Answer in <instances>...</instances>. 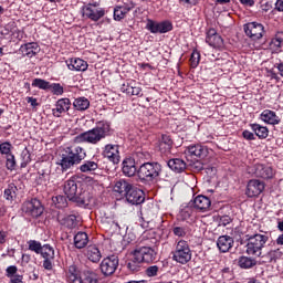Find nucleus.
I'll use <instances>...</instances> for the list:
<instances>
[{
	"instance_id": "obj_1",
	"label": "nucleus",
	"mask_w": 283,
	"mask_h": 283,
	"mask_svg": "<svg viewBox=\"0 0 283 283\" xmlns=\"http://www.w3.org/2000/svg\"><path fill=\"white\" fill-rule=\"evenodd\" d=\"M157 255L158 253H156V250H154V248H137L130 253V259L128 260L127 268L129 269V271H139L140 264H143V262L149 264L156 261Z\"/></svg>"
},
{
	"instance_id": "obj_2",
	"label": "nucleus",
	"mask_w": 283,
	"mask_h": 283,
	"mask_svg": "<svg viewBox=\"0 0 283 283\" xmlns=\"http://www.w3.org/2000/svg\"><path fill=\"white\" fill-rule=\"evenodd\" d=\"M111 126L107 122H98L96 127L81 133L75 137L76 143H90V145H98L103 138L109 136Z\"/></svg>"
},
{
	"instance_id": "obj_3",
	"label": "nucleus",
	"mask_w": 283,
	"mask_h": 283,
	"mask_svg": "<svg viewBox=\"0 0 283 283\" xmlns=\"http://www.w3.org/2000/svg\"><path fill=\"white\" fill-rule=\"evenodd\" d=\"M86 156L87 154L82 147H67L61 155L60 167L62 171H67V169H72L74 165H80L81 160H85Z\"/></svg>"
},
{
	"instance_id": "obj_4",
	"label": "nucleus",
	"mask_w": 283,
	"mask_h": 283,
	"mask_svg": "<svg viewBox=\"0 0 283 283\" xmlns=\"http://www.w3.org/2000/svg\"><path fill=\"white\" fill-rule=\"evenodd\" d=\"M66 281L69 283H98V276L92 270L78 272L76 265H70L66 271Z\"/></svg>"
},
{
	"instance_id": "obj_5",
	"label": "nucleus",
	"mask_w": 283,
	"mask_h": 283,
	"mask_svg": "<svg viewBox=\"0 0 283 283\" xmlns=\"http://www.w3.org/2000/svg\"><path fill=\"white\" fill-rule=\"evenodd\" d=\"M161 171L163 166L159 163H144L137 169V176L140 182H154V180H158Z\"/></svg>"
},
{
	"instance_id": "obj_6",
	"label": "nucleus",
	"mask_w": 283,
	"mask_h": 283,
	"mask_svg": "<svg viewBox=\"0 0 283 283\" xmlns=\"http://www.w3.org/2000/svg\"><path fill=\"white\" fill-rule=\"evenodd\" d=\"M266 242H269V235L266 234L255 233L250 235L245 245V253H248V255L260 258V255H262V249Z\"/></svg>"
},
{
	"instance_id": "obj_7",
	"label": "nucleus",
	"mask_w": 283,
	"mask_h": 283,
	"mask_svg": "<svg viewBox=\"0 0 283 283\" xmlns=\"http://www.w3.org/2000/svg\"><path fill=\"white\" fill-rule=\"evenodd\" d=\"M191 248L189 247V242L186 240H179L176 243L175 251L172 252V260L178 264H189L192 258Z\"/></svg>"
},
{
	"instance_id": "obj_8",
	"label": "nucleus",
	"mask_w": 283,
	"mask_h": 283,
	"mask_svg": "<svg viewBox=\"0 0 283 283\" xmlns=\"http://www.w3.org/2000/svg\"><path fill=\"white\" fill-rule=\"evenodd\" d=\"M82 18L90 21H101L105 17V10L98 6V2L88 3L81 9Z\"/></svg>"
},
{
	"instance_id": "obj_9",
	"label": "nucleus",
	"mask_w": 283,
	"mask_h": 283,
	"mask_svg": "<svg viewBox=\"0 0 283 283\" xmlns=\"http://www.w3.org/2000/svg\"><path fill=\"white\" fill-rule=\"evenodd\" d=\"M63 191L66 198L72 202H82L83 205H85V200H81V197H78V185L76 184V180H66L63 185Z\"/></svg>"
},
{
	"instance_id": "obj_10",
	"label": "nucleus",
	"mask_w": 283,
	"mask_h": 283,
	"mask_svg": "<svg viewBox=\"0 0 283 283\" xmlns=\"http://www.w3.org/2000/svg\"><path fill=\"white\" fill-rule=\"evenodd\" d=\"M146 28L151 34H166V32H171L174 30V24L169 21L156 22L148 19Z\"/></svg>"
},
{
	"instance_id": "obj_11",
	"label": "nucleus",
	"mask_w": 283,
	"mask_h": 283,
	"mask_svg": "<svg viewBox=\"0 0 283 283\" xmlns=\"http://www.w3.org/2000/svg\"><path fill=\"white\" fill-rule=\"evenodd\" d=\"M243 30L252 41H260L264 35V25L258 22H250L243 25Z\"/></svg>"
},
{
	"instance_id": "obj_12",
	"label": "nucleus",
	"mask_w": 283,
	"mask_h": 283,
	"mask_svg": "<svg viewBox=\"0 0 283 283\" xmlns=\"http://www.w3.org/2000/svg\"><path fill=\"white\" fill-rule=\"evenodd\" d=\"M251 174H253L255 178H262L263 180H271V178L275 176V171L273 170V168L264 164H255L251 168Z\"/></svg>"
},
{
	"instance_id": "obj_13",
	"label": "nucleus",
	"mask_w": 283,
	"mask_h": 283,
	"mask_svg": "<svg viewBox=\"0 0 283 283\" xmlns=\"http://www.w3.org/2000/svg\"><path fill=\"white\" fill-rule=\"evenodd\" d=\"M22 211L28 216H32V218H39L43 214V206L39 199H32L23 203Z\"/></svg>"
},
{
	"instance_id": "obj_14",
	"label": "nucleus",
	"mask_w": 283,
	"mask_h": 283,
	"mask_svg": "<svg viewBox=\"0 0 283 283\" xmlns=\"http://www.w3.org/2000/svg\"><path fill=\"white\" fill-rule=\"evenodd\" d=\"M116 269H118V256L116 255L105 258L101 263V271L103 275H114V273H116Z\"/></svg>"
},
{
	"instance_id": "obj_15",
	"label": "nucleus",
	"mask_w": 283,
	"mask_h": 283,
	"mask_svg": "<svg viewBox=\"0 0 283 283\" xmlns=\"http://www.w3.org/2000/svg\"><path fill=\"white\" fill-rule=\"evenodd\" d=\"M125 198L129 205H143L145 202V192L140 188L133 186L126 192Z\"/></svg>"
},
{
	"instance_id": "obj_16",
	"label": "nucleus",
	"mask_w": 283,
	"mask_h": 283,
	"mask_svg": "<svg viewBox=\"0 0 283 283\" xmlns=\"http://www.w3.org/2000/svg\"><path fill=\"white\" fill-rule=\"evenodd\" d=\"M70 107H72V101H70V98H60L56 101L55 107L52 108V115L55 118H61L63 114H67V112H70Z\"/></svg>"
},
{
	"instance_id": "obj_17",
	"label": "nucleus",
	"mask_w": 283,
	"mask_h": 283,
	"mask_svg": "<svg viewBox=\"0 0 283 283\" xmlns=\"http://www.w3.org/2000/svg\"><path fill=\"white\" fill-rule=\"evenodd\" d=\"M206 43L216 50H222L224 48V40L216 32V29H210L207 32Z\"/></svg>"
},
{
	"instance_id": "obj_18",
	"label": "nucleus",
	"mask_w": 283,
	"mask_h": 283,
	"mask_svg": "<svg viewBox=\"0 0 283 283\" xmlns=\"http://www.w3.org/2000/svg\"><path fill=\"white\" fill-rule=\"evenodd\" d=\"M262 191H264V182L260 181L258 179H251L248 182L247 186V196L248 198H258V196H260V193H262Z\"/></svg>"
},
{
	"instance_id": "obj_19",
	"label": "nucleus",
	"mask_w": 283,
	"mask_h": 283,
	"mask_svg": "<svg viewBox=\"0 0 283 283\" xmlns=\"http://www.w3.org/2000/svg\"><path fill=\"white\" fill-rule=\"evenodd\" d=\"M103 156L104 158H108V160L114 165H118V163H120V151H118V145H106Z\"/></svg>"
},
{
	"instance_id": "obj_20",
	"label": "nucleus",
	"mask_w": 283,
	"mask_h": 283,
	"mask_svg": "<svg viewBox=\"0 0 283 283\" xmlns=\"http://www.w3.org/2000/svg\"><path fill=\"white\" fill-rule=\"evenodd\" d=\"M193 207L197 211H209V209H211V199L207 196L199 195L193 199Z\"/></svg>"
},
{
	"instance_id": "obj_21",
	"label": "nucleus",
	"mask_w": 283,
	"mask_h": 283,
	"mask_svg": "<svg viewBox=\"0 0 283 283\" xmlns=\"http://www.w3.org/2000/svg\"><path fill=\"white\" fill-rule=\"evenodd\" d=\"M233 238L229 235H221L217 241V247L221 253H229L233 249Z\"/></svg>"
},
{
	"instance_id": "obj_22",
	"label": "nucleus",
	"mask_w": 283,
	"mask_h": 283,
	"mask_svg": "<svg viewBox=\"0 0 283 283\" xmlns=\"http://www.w3.org/2000/svg\"><path fill=\"white\" fill-rule=\"evenodd\" d=\"M66 64L69 70H72L74 72H85L88 67L87 62L78 57L66 61Z\"/></svg>"
},
{
	"instance_id": "obj_23",
	"label": "nucleus",
	"mask_w": 283,
	"mask_h": 283,
	"mask_svg": "<svg viewBox=\"0 0 283 283\" xmlns=\"http://www.w3.org/2000/svg\"><path fill=\"white\" fill-rule=\"evenodd\" d=\"M261 120H263V123H266L268 125H280L281 119L277 114H275V112L271 109H265L261 113Z\"/></svg>"
},
{
	"instance_id": "obj_24",
	"label": "nucleus",
	"mask_w": 283,
	"mask_h": 283,
	"mask_svg": "<svg viewBox=\"0 0 283 283\" xmlns=\"http://www.w3.org/2000/svg\"><path fill=\"white\" fill-rule=\"evenodd\" d=\"M86 258L94 263L101 262V259L103 258V255L101 254V250L98 249V247H96V244H91L86 248V253H85Z\"/></svg>"
},
{
	"instance_id": "obj_25",
	"label": "nucleus",
	"mask_w": 283,
	"mask_h": 283,
	"mask_svg": "<svg viewBox=\"0 0 283 283\" xmlns=\"http://www.w3.org/2000/svg\"><path fill=\"white\" fill-rule=\"evenodd\" d=\"M133 185L129 184L127 180L125 179H119L115 182L114 185V191L116 193H119V196H127L129 189H132Z\"/></svg>"
},
{
	"instance_id": "obj_26",
	"label": "nucleus",
	"mask_w": 283,
	"mask_h": 283,
	"mask_svg": "<svg viewBox=\"0 0 283 283\" xmlns=\"http://www.w3.org/2000/svg\"><path fill=\"white\" fill-rule=\"evenodd\" d=\"M122 171H123L124 176H127L128 178H132L133 176H136V174H138L136 164H134V161L132 159H125L123 161Z\"/></svg>"
},
{
	"instance_id": "obj_27",
	"label": "nucleus",
	"mask_w": 283,
	"mask_h": 283,
	"mask_svg": "<svg viewBox=\"0 0 283 283\" xmlns=\"http://www.w3.org/2000/svg\"><path fill=\"white\" fill-rule=\"evenodd\" d=\"M159 149L161 154H171V149H174V140L169 135H163L161 140L159 143Z\"/></svg>"
},
{
	"instance_id": "obj_28",
	"label": "nucleus",
	"mask_w": 283,
	"mask_h": 283,
	"mask_svg": "<svg viewBox=\"0 0 283 283\" xmlns=\"http://www.w3.org/2000/svg\"><path fill=\"white\" fill-rule=\"evenodd\" d=\"M90 242V237L85 232H77L74 235V247L75 249H85Z\"/></svg>"
},
{
	"instance_id": "obj_29",
	"label": "nucleus",
	"mask_w": 283,
	"mask_h": 283,
	"mask_svg": "<svg viewBox=\"0 0 283 283\" xmlns=\"http://www.w3.org/2000/svg\"><path fill=\"white\" fill-rule=\"evenodd\" d=\"M167 165L171 171H177V174H180L187 169V163L180 158L169 159Z\"/></svg>"
},
{
	"instance_id": "obj_30",
	"label": "nucleus",
	"mask_w": 283,
	"mask_h": 283,
	"mask_svg": "<svg viewBox=\"0 0 283 283\" xmlns=\"http://www.w3.org/2000/svg\"><path fill=\"white\" fill-rule=\"evenodd\" d=\"M188 153L190 156H195V158H205L207 156V149L200 144L189 146Z\"/></svg>"
},
{
	"instance_id": "obj_31",
	"label": "nucleus",
	"mask_w": 283,
	"mask_h": 283,
	"mask_svg": "<svg viewBox=\"0 0 283 283\" xmlns=\"http://www.w3.org/2000/svg\"><path fill=\"white\" fill-rule=\"evenodd\" d=\"M22 54L28 56V59H32V56H36V43H27L20 48Z\"/></svg>"
},
{
	"instance_id": "obj_32",
	"label": "nucleus",
	"mask_w": 283,
	"mask_h": 283,
	"mask_svg": "<svg viewBox=\"0 0 283 283\" xmlns=\"http://www.w3.org/2000/svg\"><path fill=\"white\" fill-rule=\"evenodd\" d=\"M62 224L66 227V229H76L78 227V219L76 214H69L63 218Z\"/></svg>"
},
{
	"instance_id": "obj_33",
	"label": "nucleus",
	"mask_w": 283,
	"mask_h": 283,
	"mask_svg": "<svg viewBox=\"0 0 283 283\" xmlns=\"http://www.w3.org/2000/svg\"><path fill=\"white\" fill-rule=\"evenodd\" d=\"M74 109L77 112H85V109H90V99L86 97H78L73 102Z\"/></svg>"
},
{
	"instance_id": "obj_34",
	"label": "nucleus",
	"mask_w": 283,
	"mask_h": 283,
	"mask_svg": "<svg viewBox=\"0 0 283 283\" xmlns=\"http://www.w3.org/2000/svg\"><path fill=\"white\" fill-rule=\"evenodd\" d=\"M251 129L254 132L258 138H266L269 136V128L260 124H251Z\"/></svg>"
},
{
	"instance_id": "obj_35",
	"label": "nucleus",
	"mask_w": 283,
	"mask_h": 283,
	"mask_svg": "<svg viewBox=\"0 0 283 283\" xmlns=\"http://www.w3.org/2000/svg\"><path fill=\"white\" fill-rule=\"evenodd\" d=\"M283 253L280 251V249L276 250H271L270 252H268L264 255V261L265 263H273V262H277V260H280L282 258Z\"/></svg>"
},
{
	"instance_id": "obj_36",
	"label": "nucleus",
	"mask_w": 283,
	"mask_h": 283,
	"mask_svg": "<svg viewBox=\"0 0 283 283\" xmlns=\"http://www.w3.org/2000/svg\"><path fill=\"white\" fill-rule=\"evenodd\" d=\"M238 264L240 269H253V266L258 264V261L249 256H240L238 260Z\"/></svg>"
},
{
	"instance_id": "obj_37",
	"label": "nucleus",
	"mask_w": 283,
	"mask_h": 283,
	"mask_svg": "<svg viewBox=\"0 0 283 283\" xmlns=\"http://www.w3.org/2000/svg\"><path fill=\"white\" fill-rule=\"evenodd\" d=\"M96 169H98V164L92 160H86L80 166V171H82V174H90L96 171Z\"/></svg>"
},
{
	"instance_id": "obj_38",
	"label": "nucleus",
	"mask_w": 283,
	"mask_h": 283,
	"mask_svg": "<svg viewBox=\"0 0 283 283\" xmlns=\"http://www.w3.org/2000/svg\"><path fill=\"white\" fill-rule=\"evenodd\" d=\"M122 92H125L126 94H130L132 96H143V88L139 86H129V85H123Z\"/></svg>"
},
{
	"instance_id": "obj_39",
	"label": "nucleus",
	"mask_w": 283,
	"mask_h": 283,
	"mask_svg": "<svg viewBox=\"0 0 283 283\" xmlns=\"http://www.w3.org/2000/svg\"><path fill=\"white\" fill-rule=\"evenodd\" d=\"M52 202L56 209H65V207H67V198L63 195L53 197Z\"/></svg>"
},
{
	"instance_id": "obj_40",
	"label": "nucleus",
	"mask_w": 283,
	"mask_h": 283,
	"mask_svg": "<svg viewBox=\"0 0 283 283\" xmlns=\"http://www.w3.org/2000/svg\"><path fill=\"white\" fill-rule=\"evenodd\" d=\"M40 255L48 260H54V248L51 247L50 244L42 245Z\"/></svg>"
},
{
	"instance_id": "obj_41",
	"label": "nucleus",
	"mask_w": 283,
	"mask_h": 283,
	"mask_svg": "<svg viewBox=\"0 0 283 283\" xmlns=\"http://www.w3.org/2000/svg\"><path fill=\"white\" fill-rule=\"evenodd\" d=\"M17 186L14 184H9L8 188L4 190L6 200H14L17 198Z\"/></svg>"
},
{
	"instance_id": "obj_42",
	"label": "nucleus",
	"mask_w": 283,
	"mask_h": 283,
	"mask_svg": "<svg viewBox=\"0 0 283 283\" xmlns=\"http://www.w3.org/2000/svg\"><path fill=\"white\" fill-rule=\"evenodd\" d=\"M29 251H33V253H36L38 255L41 254V250L43 249V245L41 242L36 240H30L28 241Z\"/></svg>"
},
{
	"instance_id": "obj_43",
	"label": "nucleus",
	"mask_w": 283,
	"mask_h": 283,
	"mask_svg": "<svg viewBox=\"0 0 283 283\" xmlns=\"http://www.w3.org/2000/svg\"><path fill=\"white\" fill-rule=\"evenodd\" d=\"M50 82L43 78H35L32 82V87H39V90H50Z\"/></svg>"
},
{
	"instance_id": "obj_44",
	"label": "nucleus",
	"mask_w": 283,
	"mask_h": 283,
	"mask_svg": "<svg viewBox=\"0 0 283 283\" xmlns=\"http://www.w3.org/2000/svg\"><path fill=\"white\" fill-rule=\"evenodd\" d=\"M52 94H54V96H63V93L65 92V90L63 88V86L60 83H53L50 84V88Z\"/></svg>"
},
{
	"instance_id": "obj_45",
	"label": "nucleus",
	"mask_w": 283,
	"mask_h": 283,
	"mask_svg": "<svg viewBox=\"0 0 283 283\" xmlns=\"http://www.w3.org/2000/svg\"><path fill=\"white\" fill-rule=\"evenodd\" d=\"M0 154L10 156V154H12V144H10V142L0 144Z\"/></svg>"
},
{
	"instance_id": "obj_46",
	"label": "nucleus",
	"mask_w": 283,
	"mask_h": 283,
	"mask_svg": "<svg viewBox=\"0 0 283 283\" xmlns=\"http://www.w3.org/2000/svg\"><path fill=\"white\" fill-rule=\"evenodd\" d=\"M200 63V52L193 51L190 56V67H198Z\"/></svg>"
},
{
	"instance_id": "obj_47",
	"label": "nucleus",
	"mask_w": 283,
	"mask_h": 283,
	"mask_svg": "<svg viewBox=\"0 0 283 283\" xmlns=\"http://www.w3.org/2000/svg\"><path fill=\"white\" fill-rule=\"evenodd\" d=\"M158 271H160V268L158 265H151L146 269V275L148 277H156L158 275Z\"/></svg>"
},
{
	"instance_id": "obj_48",
	"label": "nucleus",
	"mask_w": 283,
	"mask_h": 283,
	"mask_svg": "<svg viewBox=\"0 0 283 283\" xmlns=\"http://www.w3.org/2000/svg\"><path fill=\"white\" fill-rule=\"evenodd\" d=\"M14 167H17V160L14 159V155H7V169H10V171H12Z\"/></svg>"
},
{
	"instance_id": "obj_49",
	"label": "nucleus",
	"mask_w": 283,
	"mask_h": 283,
	"mask_svg": "<svg viewBox=\"0 0 283 283\" xmlns=\"http://www.w3.org/2000/svg\"><path fill=\"white\" fill-rule=\"evenodd\" d=\"M122 19H125V14L123 13V7H116L114 9V20L122 21Z\"/></svg>"
},
{
	"instance_id": "obj_50",
	"label": "nucleus",
	"mask_w": 283,
	"mask_h": 283,
	"mask_svg": "<svg viewBox=\"0 0 283 283\" xmlns=\"http://www.w3.org/2000/svg\"><path fill=\"white\" fill-rule=\"evenodd\" d=\"M21 156H22V159H23V161L21 163V167H22V168H25V167H28L29 163L32 160V159L30 158V153L23 151V153L21 154Z\"/></svg>"
},
{
	"instance_id": "obj_51",
	"label": "nucleus",
	"mask_w": 283,
	"mask_h": 283,
	"mask_svg": "<svg viewBox=\"0 0 283 283\" xmlns=\"http://www.w3.org/2000/svg\"><path fill=\"white\" fill-rule=\"evenodd\" d=\"M17 271H19L17 265L8 266L6 270L7 277H14V275H17Z\"/></svg>"
},
{
	"instance_id": "obj_52",
	"label": "nucleus",
	"mask_w": 283,
	"mask_h": 283,
	"mask_svg": "<svg viewBox=\"0 0 283 283\" xmlns=\"http://www.w3.org/2000/svg\"><path fill=\"white\" fill-rule=\"evenodd\" d=\"M172 232L178 235V238H185L187 235V232L185 231V228L182 227H176L174 228Z\"/></svg>"
},
{
	"instance_id": "obj_53",
	"label": "nucleus",
	"mask_w": 283,
	"mask_h": 283,
	"mask_svg": "<svg viewBox=\"0 0 283 283\" xmlns=\"http://www.w3.org/2000/svg\"><path fill=\"white\" fill-rule=\"evenodd\" d=\"M283 42V32H280L276 34V38L273 40V43L276 48H280V45H282Z\"/></svg>"
},
{
	"instance_id": "obj_54",
	"label": "nucleus",
	"mask_w": 283,
	"mask_h": 283,
	"mask_svg": "<svg viewBox=\"0 0 283 283\" xmlns=\"http://www.w3.org/2000/svg\"><path fill=\"white\" fill-rule=\"evenodd\" d=\"M219 224L220 227H227V224H231V219L229 218V216H223L220 218Z\"/></svg>"
},
{
	"instance_id": "obj_55",
	"label": "nucleus",
	"mask_w": 283,
	"mask_h": 283,
	"mask_svg": "<svg viewBox=\"0 0 283 283\" xmlns=\"http://www.w3.org/2000/svg\"><path fill=\"white\" fill-rule=\"evenodd\" d=\"M242 136L245 140H255V135L249 130H243Z\"/></svg>"
},
{
	"instance_id": "obj_56",
	"label": "nucleus",
	"mask_w": 283,
	"mask_h": 283,
	"mask_svg": "<svg viewBox=\"0 0 283 283\" xmlns=\"http://www.w3.org/2000/svg\"><path fill=\"white\" fill-rule=\"evenodd\" d=\"M52 260L54 259H44L43 266L46 271H52Z\"/></svg>"
},
{
	"instance_id": "obj_57",
	"label": "nucleus",
	"mask_w": 283,
	"mask_h": 283,
	"mask_svg": "<svg viewBox=\"0 0 283 283\" xmlns=\"http://www.w3.org/2000/svg\"><path fill=\"white\" fill-rule=\"evenodd\" d=\"M242 6L248 8H253L255 6V0H239Z\"/></svg>"
},
{
	"instance_id": "obj_58",
	"label": "nucleus",
	"mask_w": 283,
	"mask_h": 283,
	"mask_svg": "<svg viewBox=\"0 0 283 283\" xmlns=\"http://www.w3.org/2000/svg\"><path fill=\"white\" fill-rule=\"evenodd\" d=\"M10 283H23V275L15 274L11 277Z\"/></svg>"
},
{
	"instance_id": "obj_59",
	"label": "nucleus",
	"mask_w": 283,
	"mask_h": 283,
	"mask_svg": "<svg viewBox=\"0 0 283 283\" xmlns=\"http://www.w3.org/2000/svg\"><path fill=\"white\" fill-rule=\"evenodd\" d=\"M8 239V231H0V244H6V240Z\"/></svg>"
},
{
	"instance_id": "obj_60",
	"label": "nucleus",
	"mask_w": 283,
	"mask_h": 283,
	"mask_svg": "<svg viewBox=\"0 0 283 283\" xmlns=\"http://www.w3.org/2000/svg\"><path fill=\"white\" fill-rule=\"evenodd\" d=\"M27 103H30L32 107H39V103L36 102V98L34 97H27Z\"/></svg>"
},
{
	"instance_id": "obj_61",
	"label": "nucleus",
	"mask_w": 283,
	"mask_h": 283,
	"mask_svg": "<svg viewBox=\"0 0 283 283\" xmlns=\"http://www.w3.org/2000/svg\"><path fill=\"white\" fill-rule=\"evenodd\" d=\"M181 3H186V6H198V0H180Z\"/></svg>"
},
{
	"instance_id": "obj_62",
	"label": "nucleus",
	"mask_w": 283,
	"mask_h": 283,
	"mask_svg": "<svg viewBox=\"0 0 283 283\" xmlns=\"http://www.w3.org/2000/svg\"><path fill=\"white\" fill-rule=\"evenodd\" d=\"M275 9L279 11V12H283V0H277L276 3H275Z\"/></svg>"
},
{
	"instance_id": "obj_63",
	"label": "nucleus",
	"mask_w": 283,
	"mask_h": 283,
	"mask_svg": "<svg viewBox=\"0 0 283 283\" xmlns=\"http://www.w3.org/2000/svg\"><path fill=\"white\" fill-rule=\"evenodd\" d=\"M276 244H279L280 247L283 245V234L279 235V238L276 239Z\"/></svg>"
},
{
	"instance_id": "obj_64",
	"label": "nucleus",
	"mask_w": 283,
	"mask_h": 283,
	"mask_svg": "<svg viewBox=\"0 0 283 283\" xmlns=\"http://www.w3.org/2000/svg\"><path fill=\"white\" fill-rule=\"evenodd\" d=\"M276 67H277L279 72H280L281 76L283 77V63L276 64Z\"/></svg>"
}]
</instances>
